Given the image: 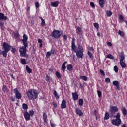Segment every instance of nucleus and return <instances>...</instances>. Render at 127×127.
Here are the masks:
<instances>
[{"label": "nucleus", "instance_id": "32", "mask_svg": "<svg viewBox=\"0 0 127 127\" xmlns=\"http://www.w3.org/2000/svg\"><path fill=\"white\" fill-rule=\"evenodd\" d=\"M106 58H109V59H114L115 58L112 54H109L107 55Z\"/></svg>", "mask_w": 127, "mask_h": 127}, {"label": "nucleus", "instance_id": "24", "mask_svg": "<svg viewBox=\"0 0 127 127\" xmlns=\"http://www.w3.org/2000/svg\"><path fill=\"white\" fill-rule=\"evenodd\" d=\"M122 114L124 116H126L127 114V109H126V107H123L122 108Z\"/></svg>", "mask_w": 127, "mask_h": 127}, {"label": "nucleus", "instance_id": "39", "mask_svg": "<svg viewBox=\"0 0 127 127\" xmlns=\"http://www.w3.org/2000/svg\"><path fill=\"white\" fill-rule=\"evenodd\" d=\"M56 75L58 79H60V78H61V74L58 71L56 72Z\"/></svg>", "mask_w": 127, "mask_h": 127}, {"label": "nucleus", "instance_id": "17", "mask_svg": "<svg viewBox=\"0 0 127 127\" xmlns=\"http://www.w3.org/2000/svg\"><path fill=\"white\" fill-rule=\"evenodd\" d=\"M105 0H99V4L101 8H104V5H105Z\"/></svg>", "mask_w": 127, "mask_h": 127}, {"label": "nucleus", "instance_id": "1", "mask_svg": "<svg viewBox=\"0 0 127 127\" xmlns=\"http://www.w3.org/2000/svg\"><path fill=\"white\" fill-rule=\"evenodd\" d=\"M75 41V38H72L71 48L72 50L76 53V56H77L78 58H83V57H84V53H83L84 49L83 48V46L81 45H78V47L76 48Z\"/></svg>", "mask_w": 127, "mask_h": 127}, {"label": "nucleus", "instance_id": "55", "mask_svg": "<svg viewBox=\"0 0 127 127\" xmlns=\"http://www.w3.org/2000/svg\"><path fill=\"white\" fill-rule=\"evenodd\" d=\"M53 106L54 107V108H56V107H57V104H56V103L53 102Z\"/></svg>", "mask_w": 127, "mask_h": 127}, {"label": "nucleus", "instance_id": "60", "mask_svg": "<svg viewBox=\"0 0 127 127\" xmlns=\"http://www.w3.org/2000/svg\"><path fill=\"white\" fill-rule=\"evenodd\" d=\"M51 53H52V54H54V52H55V51H54V50L51 49Z\"/></svg>", "mask_w": 127, "mask_h": 127}, {"label": "nucleus", "instance_id": "11", "mask_svg": "<svg viewBox=\"0 0 127 127\" xmlns=\"http://www.w3.org/2000/svg\"><path fill=\"white\" fill-rule=\"evenodd\" d=\"M24 116L26 121H30V115L28 112H25Z\"/></svg>", "mask_w": 127, "mask_h": 127}, {"label": "nucleus", "instance_id": "63", "mask_svg": "<svg viewBox=\"0 0 127 127\" xmlns=\"http://www.w3.org/2000/svg\"><path fill=\"white\" fill-rule=\"evenodd\" d=\"M122 127H127L126 126V124H123Z\"/></svg>", "mask_w": 127, "mask_h": 127}, {"label": "nucleus", "instance_id": "4", "mask_svg": "<svg viewBox=\"0 0 127 127\" xmlns=\"http://www.w3.org/2000/svg\"><path fill=\"white\" fill-rule=\"evenodd\" d=\"M114 117L116 118V119L111 121V124L114 126H120V125L122 124V120H121V115L120 114V113L118 112Z\"/></svg>", "mask_w": 127, "mask_h": 127}, {"label": "nucleus", "instance_id": "42", "mask_svg": "<svg viewBox=\"0 0 127 127\" xmlns=\"http://www.w3.org/2000/svg\"><path fill=\"white\" fill-rule=\"evenodd\" d=\"M14 35L16 38H18L19 37V33H18V31H17L14 34Z\"/></svg>", "mask_w": 127, "mask_h": 127}, {"label": "nucleus", "instance_id": "23", "mask_svg": "<svg viewBox=\"0 0 127 127\" xmlns=\"http://www.w3.org/2000/svg\"><path fill=\"white\" fill-rule=\"evenodd\" d=\"M66 68L68 71H72L73 70V65L69 64L66 66Z\"/></svg>", "mask_w": 127, "mask_h": 127}, {"label": "nucleus", "instance_id": "53", "mask_svg": "<svg viewBox=\"0 0 127 127\" xmlns=\"http://www.w3.org/2000/svg\"><path fill=\"white\" fill-rule=\"evenodd\" d=\"M67 39H68V36H67V35H64V39L65 40V41H66V40H67Z\"/></svg>", "mask_w": 127, "mask_h": 127}, {"label": "nucleus", "instance_id": "5", "mask_svg": "<svg viewBox=\"0 0 127 127\" xmlns=\"http://www.w3.org/2000/svg\"><path fill=\"white\" fill-rule=\"evenodd\" d=\"M62 34H63V31L60 32L59 30H54L51 34V36H52V37H54V38H56V39H57L59 38Z\"/></svg>", "mask_w": 127, "mask_h": 127}, {"label": "nucleus", "instance_id": "6", "mask_svg": "<svg viewBox=\"0 0 127 127\" xmlns=\"http://www.w3.org/2000/svg\"><path fill=\"white\" fill-rule=\"evenodd\" d=\"M19 51L20 52V56H22L23 57H25L26 58L28 57V54H26V48H24V47L20 48Z\"/></svg>", "mask_w": 127, "mask_h": 127}, {"label": "nucleus", "instance_id": "9", "mask_svg": "<svg viewBox=\"0 0 127 127\" xmlns=\"http://www.w3.org/2000/svg\"><path fill=\"white\" fill-rule=\"evenodd\" d=\"M72 99L74 100V101H77L78 99L79 98V95H78V92H72Z\"/></svg>", "mask_w": 127, "mask_h": 127}, {"label": "nucleus", "instance_id": "38", "mask_svg": "<svg viewBox=\"0 0 127 127\" xmlns=\"http://www.w3.org/2000/svg\"><path fill=\"white\" fill-rule=\"evenodd\" d=\"M119 19L120 20V22H123L124 21V17L123 16V15H120L119 16Z\"/></svg>", "mask_w": 127, "mask_h": 127}, {"label": "nucleus", "instance_id": "26", "mask_svg": "<svg viewBox=\"0 0 127 127\" xmlns=\"http://www.w3.org/2000/svg\"><path fill=\"white\" fill-rule=\"evenodd\" d=\"M80 79L81 80H83V81H88V77H87V76H80Z\"/></svg>", "mask_w": 127, "mask_h": 127}, {"label": "nucleus", "instance_id": "49", "mask_svg": "<svg viewBox=\"0 0 127 127\" xmlns=\"http://www.w3.org/2000/svg\"><path fill=\"white\" fill-rule=\"evenodd\" d=\"M49 80H50V77H49L48 75L46 76V81L47 82H49Z\"/></svg>", "mask_w": 127, "mask_h": 127}, {"label": "nucleus", "instance_id": "56", "mask_svg": "<svg viewBox=\"0 0 127 127\" xmlns=\"http://www.w3.org/2000/svg\"><path fill=\"white\" fill-rule=\"evenodd\" d=\"M50 125H51V126L52 127H55V125H54V124L53 123H52L51 121H50Z\"/></svg>", "mask_w": 127, "mask_h": 127}, {"label": "nucleus", "instance_id": "12", "mask_svg": "<svg viewBox=\"0 0 127 127\" xmlns=\"http://www.w3.org/2000/svg\"><path fill=\"white\" fill-rule=\"evenodd\" d=\"M75 110L77 115H78L80 117H82V116H83V112H82V110L79 108H76Z\"/></svg>", "mask_w": 127, "mask_h": 127}, {"label": "nucleus", "instance_id": "22", "mask_svg": "<svg viewBox=\"0 0 127 127\" xmlns=\"http://www.w3.org/2000/svg\"><path fill=\"white\" fill-rule=\"evenodd\" d=\"M120 64L121 68H126V67H127L126 63H125V62H120Z\"/></svg>", "mask_w": 127, "mask_h": 127}, {"label": "nucleus", "instance_id": "44", "mask_svg": "<svg viewBox=\"0 0 127 127\" xmlns=\"http://www.w3.org/2000/svg\"><path fill=\"white\" fill-rule=\"evenodd\" d=\"M97 94L99 98H101V97H102V92L101 91L98 90Z\"/></svg>", "mask_w": 127, "mask_h": 127}, {"label": "nucleus", "instance_id": "31", "mask_svg": "<svg viewBox=\"0 0 127 127\" xmlns=\"http://www.w3.org/2000/svg\"><path fill=\"white\" fill-rule=\"evenodd\" d=\"M22 108L24 110H27L28 109V106L27 104L24 103L22 104Z\"/></svg>", "mask_w": 127, "mask_h": 127}, {"label": "nucleus", "instance_id": "21", "mask_svg": "<svg viewBox=\"0 0 127 127\" xmlns=\"http://www.w3.org/2000/svg\"><path fill=\"white\" fill-rule=\"evenodd\" d=\"M58 4H59V2L55 1L54 2L51 3V5L53 7H57L58 6Z\"/></svg>", "mask_w": 127, "mask_h": 127}, {"label": "nucleus", "instance_id": "36", "mask_svg": "<svg viewBox=\"0 0 127 127\" xmlns=\"http://www.w3.org/2000/svg\"><path fill=\"white\" fill-rule=\"evenodd\" d=\"M78 102L79 106H82L84 104V100L83 99H79Z\"/></svg>", "mask_w": 127, "mask_h": 127}, {"label": "nucleus", "instance_id": "29", "mask_svg": "<svg viewBox=\"0 0 127 127\" xmlns=\"http://www.w3.org/2000/svg\"><path fill=\"white\" fill-rule=\"evenodd\" d=\"M54 97L56 98V99H57V100L59 99V96H58V93H57V92L56 91V90H54Z\"/></svg>", "mask_w": 127, "mask_h": 127}, {"label": "nucleus", "instance_id": "10", "mask_svg": "<svg viewBox=\"0 0 127 127\" xmlns=\"http://www.w3.org/2000/svg\"><path fill=\"white\" fill-rule=\"evenodd\" d=\"M0 20H7V17L4 15V14L0 12Z\"/></svg>", "mask_w": 127, "mask_h": 127}, {"label": "nucleus", "instance_id": "34", "mask_svg": "<svg viewBox=\"0 0 127 127\" xmlns=\"http://www.w3.org/2000/svg\"><path fill=\"white\" fill-rule=\"evenodd\" d=\"M0 27L1 29H4V24L1 21L0 22Z\"/></svg>", "mask_w": 127, "mask_h": 127}, {"label": "nucleus", "instance_id": "43", "mask_svg": "<svg viewBox=\"0 0 127 127\" xmlns=\"http://www.w3.org/2000/svg\"><path fill=\"white\" fill-rule=\"evenodd\" d=\"M51 56V53L50 52H47L46 55V57L47 58H49Z\"/></svg>", "mask_w": 127, "mask_h": 127}, {"label": "nucleus", "instance_id": "41", "mask_svg": "<svg viewBox=\"0 0 127 127\" xmlns=\"http://www.w3.org/2000/svg\"><path fill=\"white\" fill-rule=\"evenodd\" d=\"M41 20L42 21L41 23L42 26H44V25H45V21H44V19H43L42 17H41Z\"/></svg>", "mask_w": 127, "mask_h": 127}, {"label": "nucleus", "instance_id": "13", "mask_svg": "<svg viewBox=\"0 0 127 127\" xmlns=\"http://www.w3.org/2000/svg\"><path fill=\"white\" fill-rule=\"evenodd\" d=\"M113 85L114 86H115L116 87V89L118 90V91H120V86H119V81H113Z\"/></svg>", "mask_w": 127, "mask_h": 127}, {"label": "nucleus", "instance_id": "48", "mask_svg": "<svg viewBox=\"0 0 127 127\" xmlns=\"http://www.w3.org/2000/svg\"><path fill=\"white\" fill-rule=\"evenodd\" d=\"M105 82L106 83H111V80L110 79V78H106L105 79Z\"/></svg>", "mask_w": 127, "mask_h": 127}, {"label": "nucleus", "instance_id": "27", "mask_svg": "<svg viewBox=\"0 0 127 127\" xmlns=\"http://www.w3.org/2000/svg\"><path fill=\"white\" fill-rule=\"evenodd\" d=\"M118 33L119 35H120V36H121V37H124V36H125V33H123V31H121V30H118Z\"/></svg>", "mask_w": 127, "mask_h": 127}, {"label": "nucleus", "instance_id": "57", "mask_svg": "<svg viewBox=\"0 0 127 127\" xmlns=\"http://www.w3.org/2000/svg\"><path fill=\"white\" fill-rule=\"evenodd\" d=\"M107 45H108V46H112V43H111V42H108Z\"/></svg>", "mask_w": 127, "mask_h": 127}, {"label": "nucleus", "instance_id": "62", "mask_svg": "<svg viewBox=\"0 0 127 127\" xmlns=\"http://www.w3.org/2000/svg\"><path fill=\"white\" fill-rule=\"evenodd\" d=\"M97 36H98V37H100V33H99V32H98V33H97Z\"/></svg>", "mask_w": 127, "mask_h": 127}, {"label": "nucleus", "instance_id": "61", "mask_svg": "<svg viewBox=\"0 0 127 127\" xmlns=\"http://www.w3.org/2000/svg\"><path fill=\"white\" fill-rule=\"evenodd\" d=\"M39 46L40 48L42 47V43H40Z\"/></svg>", "mask_w": 127, "mask_h": 127}, {"label": "nucleus", "instance_id": "58", "mask_svg": "<svg viewBox=\"0 0 127 127\" xmlns=\"http://www.w3.org/2000/svg\"><path fill=\"white\" fill-rule=\"evenodd\" d=\"M38 42H39V43H42V40L41 39H38Z\"/></svg>", "mask_w": 127, "mask_h": 127}, {"label": "nucleus", "instance_id": "46", "mask_svg": "<svg viewBox=\"0 0 127 127\" xmlns=\"http://www.w3.org/2000/svg\"><path fill=\"white\" fill-rule=\"evenodd\" d=\"M29 115H30V116H33V115H34V112L33 111V110H30L29 111Z\"/></svg>", "mask_w": 127, "mask_h": 127}, {"label": "nucleus", "instance_id": "25", "mask_svg": "<svg viewBox=\"0 0 127 127\" xmlns=\"http://www.w3.org/2000/svg\"><path fill=\"white\" fill-rule=\"evenodd\" d=\"M27 39H28V37L25 34H24L23 36V39H22V41H27Z\"/></svg>", "mask_w": 127, "mask_h": 127}, {"label": "nucleus", "instance_id": "7", "mask_svg": "<svg viewBox=\"0 0 127 127\" xmlns=\"http://www.w3.org/2000/svg\"><path fill=\"white\" fill-rule=\"evenodd\" d=\"M119 111V108L117 106H111L109 109L110 112V116L114 117V114Z\"/></svg>", "mask_w": 127, "mask_h": 127}, {"label": "nucleus", "instance_id": "8", "mask_svg": "<svg viewBox=\"0 0 127 127\" xmlns=\"http://www.w3.org/2000/svg\"><path fill=\"white\" fill-rule=\"evenodd\" d=\"M13 92L14 94H15L16 98L18 100H20L21 98H22V95H21V93H19L18 89L17 88H15L13 90Z\"/></svg>", "mask_w": 127, "mask_h": 127}, {"label": "nucleus", "instance_id": "28", "mask_svg": "<svg viewBox=\"0 0 127 127\" xmlns=\"http://www.w3.org/2000/svg\"><path fill=\"white\" fill-rule=\"evenodd\" d=\"M26 70L27 71V72L29 73V74H30L32 72V69L30 68L28 66L26 65Z\"/></svg>", "mask_w": 127, "mask_h": 127}, {"label": "nucleus", "instance_id": "54", "mask_svg": "<svg viewBox=\"0 0 127 127\" xmlns=\"http://www.w3.org/2000/svg\"><path fill=\"white\" fill-rule=\"evenodd\" d=\"M35 6H36V8H38V7H39V3L36 2L35 3Z\"/></svg>", "mask_w": 127, "mask_h": 127}, {"label": "nucleus", "instance_id": "45", "mask_svg": "<svg viewBox=\"0 0 127 127\" xmlns=\"http://www.w3.org/2000/svg\"><path fill=\"white\" fill-rule=\"evenodd\" d=\"M114 70L115 73H118V72H119V69H118V67L117 66H115L114 67Z\"/></svg>", "mask_w": 127, "mask_h": 127}, {"label": "nucleus", "instance_id": "35", "mask_svg": "<svg viewBox=\"0 0 127 127\" xmlns=\"http://www.w3.org/2000/svg\"><path fill=\"white\" fill-rule=\"evenodd\" d=\"M106 14L108 17H110V16H112V14H113V13H112L111 11H107Z\"/></svg>", "mask_w": 127, "mask_h": 127}, {"label": "nucleus", "instance_id": "18", "mask_svg": "<svg viewBox=\"0 0 127 127\" xmlns=\"http://www.w3.org/2000/svg\"><path fill=\"white\" fill-rule=\"evenodd\" d=\"M43 118L44 120V122L45 124H47V121H48V119H47V114L45 113H43Z\"/></svg>", "mask_w": 127, "mask_h": 127}, {"label": "nucleus", "instance_id": "20", "mask_svg": "<svg viewBox=\"0 0 127 127\" xmlns=\"http://www.w3.org/2000/svg\"><path fill=\"white\" fill-rule=\"evenodd\" d=\"M109 119H110V114H109V112H106L105 114L104 120H109Z\"/></svg>", "mask_w": 127, "mask_h": 127}, {"label": "nucleus", "instance_id": "33", "mask_svg": "<svg viewBox=\"0 0 127 127\" xmlns=\"http://www.w3.org/2000/svg\"><path fill=\"white\" fill-rule=\"evenodd\" d=\"M2 89L3 91V92H8V89H7L6 86L4 85H3Z\"/></svg>", "mask_w": 127, "mask_h": 127}, {"label": "nucleus", "instance_id": "47", "mask_svg": "<svg viewBox=\"0 0 127 127\" xmlns=\"http://www.w3.org/2000/svg\"><path fill=\"white\" fill-rule=\"evenodd\" d=\"M100 73L101 74V75H102V76H105V71H104V70L100 69Z\"/></svg>", "mask_w": 127, "mask_h": 127}, {"label": "nucleus", "instance_id": "16", "mask_svg": "<svg viewBox=\"0 0 127 127\" xmlns=\"http://www.w3.org/2000/svg\"><path fill=\"white\" fill-rule=\"evenodd\" d=\"M67 63H68V62L65 61L62 64V70L64 72H65V70H66V64H67Z\"/></svg>", "mask_w": 127, "mask_h": 127}, {"label": "nucleus", "instance_id": "40", "mask_svg": "<svg viewBox=\"0 0 127 127\" xmlns=\"http://www.w3.org/2000/svg\"><path fill=\"white\" fill-rule=\"evenodd\" d=\"M21 63H22L23 65H25V64H26V60H25V59H21Z\"/></svg>", "mask_w": 127, "mask_h": 127}, {"label": "nucleus", "instance_id": "52", "mask_svg": "<svg viewBox=\"0 0 127 127\" xmlns=\"http://www.w3.org/2000/svg\"><path fill=\"white\" fill-rule=\"evenodd\" d=\"M90 4V6H91V7H93V8H94L95 4H94V3L93 2H91Z\"/></svg>", "mask_w": 127, "mask_h": 127}, {"label": "nucleus", "instance_id": "3", "mask_svg": "<svg viewBox=\"0 0 127 127\" xmlns=\"http://www.w3.org/2000/svg\"><path fill=\"white\" fill-rule=\"evenodd\" d=\"M26 95L29 100H36L38 98V93L35 89H31L26 92Z\"/></svg>", "mask_w": 127, "mask_h": 127}, {"label": "nucleus", "instance_id": "2", "mask_svg": "<svg viewBox=\"0 0 127 127\" xmlns=\"http://www.w3.org/2000/svg\"><path fill=\"white\" fill-rule=\"evenodd\" d=\"M2 48L4 50L2 51L0 49V55H3V57L6 58L7 57V53H8L9 51H10L12 46L6 42H4L2 45Z\"/></svg>", "mask_w": 127, "mask_h": 127}, {"label": "nucleus", "instance_id": "64", "mask_svg": "<svg viewBox=\"0 0 127 127\" xmlns=\"http://www.w3.org/2000/svg\"><path fill=\"white\" fill-rule=\"evenodd\" d=\"M125 23L127 24V20H126L125 21Z\"/></svg>", "mask_w": 127, "mask_h": 127}, {"label": "nucleus", "instance_id": "19", "mask_svg": "<svg viewBox=\"0 0 127 127\" xmlns=\"http://www.w3.org/2000/svg\"><path fill=\"white\" fill-rule=\"evenodd\" d=\"M124 60H125V54L124 53H121L120 55V62H124Z\"/></svg>", "mask_w": 127, "mask_h": 127}, {"label": "nucleus", "instance_id": "59", "mask_svg": "<svg viewBox=\"0 0 127 127\" xmlns=\"http://www.w3.org/2000/svg\"><path fill=\"white\" fill-rule=\"evenodd\" d=\"M27 11H30V7L27 6Z\"/></svg>", "mask_w": 127, "mask_h": 127}, {"label": "nucleus", "instance_id": "37", "mask_svg": "<svg viewBox=\"0 0 127 127\" xmlns=\"http://www.w3.org/2000/svg\"><path fill=\"white\" fill-rule=\"evenodd\" d=\"M93 25L94 27L97 29V30H99V24L97 23H93Z\"/></svg>", "mask_w": 127, "mask_h": 127}, {"label": "nucleus", "instance_id": "15", "mask_svg": "<svg viewBox=\"0 0 127 127\" xmlns=\"http://www.w3.org/2000/svg\"><path fill=\"white\" fill-rule=\"evenodd\" d=\"M66 101H65V100H63L61 104V109H66Z\"/></svg>", "mask_w": 127, "mask_h": 127}, {"label": "nucleus", "instance_id": "50", "mask_svg": "<svg viewBox=\"0 0 127 127\" xmlns=\"http://www.w3.org/2000/svg\"><path fill=\"white\" fill-rule=\"evenodd\" d=\"M88 55H89L90 58H93V54H92L89 51L88 52Z\"/></svg>", "mask_w": 127, "mask_h": 127}, {"label": "nucleus", "instance_id": "51", "mask_svg": "<svg viewBox=\"0 0 127 127\" xmlns=\"http://www.w3.org/2000/svg\"><path fill=\"white\" fill-rule=\"evenodd\" d=\"M16 52V50L15 49V48H12V50H11L12 53H15Z\"/></svg>", "mask_w": 127, "mask_h": 127}, {"label": "nucleus", "instance_id": "30", "mask_svg": "<svg viewBox=\"0 0 127 127\" xmlns=\"http://www.w3.org/2000/svg\"><path fill=\"white\" fill-rule=\"evenodd\" d=\"M22 42L23 43L24 46L23 47H24V48H26V47H28V43L27 42V41H22Z\"/></svg>", "mask_w": 127, "mask_h": 127}, {"label": "nucleus", "instance_id": "14", "mask_svg": "<svg viewBox=\"0 0 127 127\" xmlns=\"http://www.w3.org/2000/svg\"><path fill=\"white\" fill-rule=\"evenodd\" d=\"M76 32L77 34H78V35L82 34V28L80 27H77L76 28Z\"/></svg>", "mask_w": 127, "mask_h": 127}]
</instances>
